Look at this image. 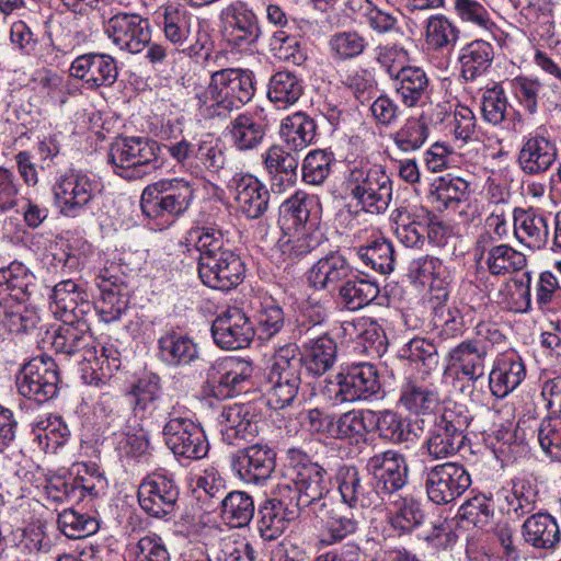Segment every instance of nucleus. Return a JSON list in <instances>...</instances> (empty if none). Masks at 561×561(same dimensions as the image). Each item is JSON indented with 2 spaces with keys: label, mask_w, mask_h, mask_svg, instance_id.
Instances as JSON below:
<instances>
[{
  "label": "nucleus",
  "mask_w": 561,
  "mask_h": 561,
  "mask_svg": "<svg viewBox=\"0 0 561 561\" xmlns=\"http://www.w3.org/2000/svg\"><path fill=\"white\" fill-rule=\"evenodd\" d=\"M180 245L198 253V276L207 287L228 291L242 283L245 265L229 230L215 224L192 227Z\"/></svg>",
  "instance_id": "obj_1"
},
{
  "label": "nucleus",
  "mask_w": 561,
  "mask_h": 561,
  "mask_svg": "<svg viewBox=\"0 0 561 561\" xmlns=\"http://www.w3.org/2000/svg\"><path fill=\"white\" fill-rule=\"evenodd\" d=\"M61 322L50 336L51 348L57 354L76 357L84 383L104 385L121 367V353L117 346L112 343L105 344L99 355L85 319Z\"/></svg>",
  "instance_id": "obj_2"
},
{
  "label": "nucleus",
  "mask_w": 561,
  "mask_h": 561,
  "mask_svg": "<svg viewBox=\"0 0 561 561\" xmlns=\"http://www.w3.org/2000/svg\"><path fill=\"white\" fill-rule=\"evenodd\" d=\"M254 92L252 71L220 69L214 71L207 87L195 94L197 110L205 119L226 118L249 103Z\"/></svg>",
  "instance_id": "obj_3"
},
{
  "label": "nucleus",
  "mask_w": 561,
  "mask_h": 561,
  "mask_svg": "<svg viewBox=\"0 0 561 561\" xmlns=\"http://www.w3.org/2000/svg\"><path fill=\"white\" fill-rule=\"evenodd\" d=\"M331 488L328 471L298 448L287 450V462L277 484L278 494L296 501V506H309L321 500Z\"/></svg>",
  "instance_id": "obj_4"
},
{
  "label": "nucleus",
  "mask_w": 561,
  "mask_h": 561,
  "mask_svg": "<svg viewBox=\"0 0 561 561\" xmlns=\"http://www.w3.org/2000/svg\"><path fill=\"white\" fill-rule=\"evenodd\" d=\"M301 383V358L294 343L280 346L274 354L265 379L267 404L274 410L291 407Z\"/></svg>",
  "instance_id": "obj_5"
},
{
  "label": "nucleus",
  "mask_w": 561,
  "mask_h": 561,
  "mask_svg": "<svg viewBox=\"0 0 561 561\" xmlns=\"http://www.w3.org/2000/svg\"><path fill=\"white\" fill-rule=\"evenodd\" d=\"M160 145L146 137H124L113 142L107 160L113 172L131 181L142 179L160 167Z\"/></svg>",
  "instance_id": "obj_6"
},
{
  "label": "nucleus",
  "mask_w": 561,
  "mask_h": 561,
  "mask_svg": "<svg viewBox=\"0 0 561 561\" xmlns=\"http://www.w3.org/2000/svg\"><path fill=\"white\" fill-rule=\"evenodd\" d=\"M344 185L357 205L370 214L385 213L392 199V181L381 167L353 168Z\"/></svg>",
  "instance_id": "obj_7"
},
{
  "label": "nucleus",
  "mask_w": 561,
  "mask_h": 561,
  "mask_svg": "<svg viewBox=\"0 0 561 561\" xmlns=\"http://www.w3.org/2000/svg\"><path fill=\"white\" fill-rule=\"evenodd\" d=\"M472 416L463 404L446 405L436 419L433 430L425 442L428 456L442 459L454 456L461 448Z\"/></svg>",
  "instance_id": "obj_8"
},
{
  "label": "nucleus",
  "mask_w": 561,
  "mask_h": 561,
  "mask_svg": "<svg viewBox=\"0 0 561 561\" xmlns=\"http://www.w3.org/2000/svg\"><path fill=\"white\" fill-rule=\"evenodd\" d=\"M103 184L92 173L70 169L56 179L53 194L60 213L76 217L102 193Z\"/></svg>",
  "instance_id": "obj_9"
},
{
  "label": "nucleus",
  "mask_w": 561,
  "mask_h": 561,
  "mask_svg": "<svg viewBox=\"0 0 561 561\" xmlns=\"http://www.w3.org/2000/svg\"><path fill=\"white\" fill-rule=\"evenodd\" d=\"M193 195V186L184 179L160 181L142 191L140 207L149 218L178 217L188 209Z\"/></svg>",
  "instance_id": "obj_10"
},
{
  "label": "nucleus",
  "mask_w": 561,
  "mask_h": 561,
  "mask_svg": "<svg viewBox=\"0 0 561 561\" xmlns=\"http://www.w3.org/2000/svg\"><path fill=\"white\" fill-rule=\"evenodd\" d=\"M163 438L178 458L198 460L208 454L209 444L203 428L190 417L181 415L175 407L168 413Z\"/></svg>",
  "instance_id": "obj_11"
},
{
  "label": "nucleus",
  "mask_w": 561,
  "mask_h": 561,
  "mask_svg": "<svg viewBox=\"0 0 561 561\" xmlns=\"http://www.w3.org/2000/svg\"><path fill=\"white\" fill-rule=\"evenodd\" d=\"M59 383L58 365L47 355L32 358L16 376L19 393L39 404L48 402L57 396Z\"/></svg>",
  "instance_id": "obj_12"
},
{
  "label": "nucleus",
  "mask_w": 561,
  "mask_h": 561,
  "mask_svg": "<svg viewBox=\"0 0 561 561\" xmlns=\"http://www.w3.org/2000/svg\"><path fill=\"white\" fill-rule=\"evenodd\" d=\"M221 32L227 45L238 51H250L262 35L254 11L241 0L225 7L219 14Z\"/></svg>",
  "instance_id": "obj_13"
},
{
  "label": "nucleus",
  "mask_w": 561,
  "mask_h": 561,
  "mask_svg": "<svg viewBox=\"0 0 561 561\" xmlns=\"http://www.w3.org/2000/svg\"><path fill=\"white\" fill-rule=\"evenodd\" d=\"M558 157L556 138L541 125L523 136L517 152V164L524 174L536 176L549 171Z\"/></svg>",
  "instance_id": "obj_14"
},
{
  "label": "nucleus",
  "mask_w": 561,
  "mask_h": 561,
  "mask_svg": "<svg viewBox=\"0 0 561 561\" xmlns=\"http://www.w3.org/2000/svg\"><path fill=\"white\" fill-rule=\"evenodd\" d=\"M380 389L376 367L369 363H356L336 375V383L329 388L336 403L367 400Z\"/></svg>",
  "instance_id": "obj_15"
},
{
  "label": "nucleus",
  "mask_w": 561,
  "mask_h": 561,
  "mask_svg": "<svg viewBox=\"0 0 561 561\" xmlns=\"http://www.w3.org/2000/svg\"><path fill=\"white\" fill-rule=\"evenodd\" d=\"M179 488L174 480L163 472L148 474L138 488L140 507L151 517L170 520L176 508Z\"/></svg>",
  "instance_id": "obj_16"
},
{
  "label": "nucleus",
  "mask_w": 561,
  "mask_h": 561,
  "mask_svg": "<svg viewBox=\"0 0 561 561\" xmlns=\"http://www.w3.org/2000/svg\"><path fill=\"white\" fill-rule=\"evenodd\" d=\"M104 32L116 47L130 54L142 51L151 41L150 22L138 13H116L105 23Z\"/></svg>",
  "instance_id": "obj_17"
},
{
  "label": "nucleus",
  "mask_w": 561,
  "mask_h": 561,
  "mask_svg": "<svg viewBox=\"0 0 561 561\" xmlns=\"http://www.w3.org/2000/svg\"><path fill=\"white\" fill-rule=\"evenodd\" d=\"M252 374L250 362L237 357L226 358L210 367L205 391L217 399L233 397L245 390Z\"/></svg>",
  "instance_id": "obj_18"
},
{
  "label": "nucleus",
  "mask_w": 561,
  "mask_h": 561,
  "mask_svg": "<svg viewBox=\"0 0 561 561\" xmlns=\"http://www.w3.org/2000/svg\"><path fill=\"white\" fill-rule=\"evenodd\" d=\"M471 485L466 468L457 462L434 466L426 472L425 488L435 504H447L460 496Z\"/></svg>",
  "instance_id": "obj_19"
},
{
  "label": "nucleus",
  "mask_w": 561,
  "mask_h": 561,
  "mask_svg": "<svg viewBox=\"0 0 561 561\" xmlns=\"http://www.w3.org/2000/svg\"><path fill=\"white\" fill-rule=\"evenodd\" d=\"M276 467V453L267 444H254L231 456V468L244 483L262 485Z\"/></svg>",
  "instance_id": "obj_20"
},
{
  "label": "nucleus",
  "mask_w": 561,
  "mask_h": 561,
  "mask_svg": "<svg viewBox=\"0 0 561 561\" xmlns=\"http://www.w3.org/2000/svg\"><path fill=\"white\" fill-rule=\"evenodd\" d=\"M70 76L82 81L88 90L111 88L117 81V60L106 53H87L76 57L69 68Z\"/></svg>",
  "instance_id": "obj_21"
},
{
  "label": "nucleus",
  "mask_w": 561,
  "mask_h": 561,
  "mask_svg": "<svg viewBox=\"0 0 561 561\" xmlns=\"http://www.w3.org/2000/svg\"><path fill=\"white\" fill-rule=\"evenodd\" d=\"M270 130V119L263 107L238 114L227 126L231 146L240 152L256 150Z\"/></svg>",
  "instance_id": "obj_22"
},
{
  "label": "nucleus",
  "mask_w": 561,
  "mask_h": 561,
  "mask_svg": "<svg viewBox=\"0 0 561 561\" xmlns=\"http://www.w3.org/2000/svg\"><path fill=\"white\" fill-rule=\"evenodd\" d=\"M36 291V276L22 262L13 261L0 268V307L12 309L25 305Z\"/></svg>",
  "instance_id": "obj_23"
},
{
  "label": "nucleus",
  "mask_w": 561,
  "mask_h": 561,
  "mask_svg": "<svg viewBox=\"0 0 561 561\" xmlns=\"http://www.w3.org/2000/svg\"><path fill=\"white\" fill-rule=\"evenodd\" d=\"M366 470L376 482L375 493L391 494L401 490L408 481L409 468L405 458L392 449L369 457Z\"/></svg>",
  "instance_id": "obj_24"
},
{
  "label": "nucleus",
  "mask_w": 561,
  "mask_h": 561,
  "mask_svg": "<svg viewBox=\"0 0 561 561\" xmlns=\"http://www.w3.org/2000/svg\"><path fill=\"white\" fill-rule=\"evenodd\" d=\"M211 334L220 348L240 350L251 343L254 336V327L243 310L232 307L215 319Z\"/></svg>",
  "instance_id": "obj_25"
},
{
  "label": "nucleus",
  "mask_w": 561,
  "mask_h": 561,
  "mask_svg": "<svg viewBox=\"0 0 561 561\" xmlns=\"http://www.w3.org/2000/svg\"><path fill=\"white\" fill-rule=\"evenodd\" d=\"M50 309L60 321L84 319L91 310L89 294L84 284L75 279L57 283L49 296Z\"/></svg>",
  "instance_id": "obj_26"
},
{
  "label": "nucleus",
  "mask_w": 561,
  "mask_h": 561,
  "mask_svg": "<svg viewBox=\"0 0 561 561\" xmlns=\"http://www.w3.org/2000/svg\"><path fill=\"white\" fill-rule=\"evenodd\" d=\"M229 187L234 192L237 210L248 219H257L267 210L270 192L256 176L236 173Z\"/></svg>",
  "instance_id": "obj_27"
},
{
  "label": "nucleus",
  "mask_w": 561,
  "mask_h": 561,
  "mask_svg": "<svg viewBox=\"0 0 561 561\" xmlns=\"http://www.w3.org/2000/svg\"><path fill=\"white\" fill-rule=\"evenodd\" d=\"M219 423L222 439L229 445H236L238 440H250L259 434L260 417L250 403L224 405Z\"/></svg>",
  "instance_id": "obj_28"
},
{
  "label": "nucleus",
  "mask_w": 561,
  "mask_h": 561,
  "mask_svg": "<svg viewBox=\"0 0 561 561\" xmlns=\"http://www.w3.org/2000/svg\"><path fill=\"white\" fill-rule=\"evenodd\" d=\"M489 346L479 340H465L450 347L445 356L447 367L476 382L484 377Z\"/></svg>",
  "instance_id": "obj_29"
},
{
  "label": "nucleus",
  "mask_w": 561,
  "mask_h": 561,
  "mask_svg": "<svg viewBox=\"0 0 561 561\" xmlns=\"http://www.w3.org/2000/svg\"><path fill=\"white\" fill-rule=\"evenodd\" d=\"M261 159L274 192L282 193L295 185L299 164L297 152L284 145H272L261 154Z\"/></svg>",
  "instance_id": "obj_30"
},
{
  "label": "nucleus",
  "mask_w": 561,
  "mask_h": 561,
  "mask_svg": "<svg viewBox=\"0 0 561 561\" xmlns=\"http://www.w3.org/2000/svg\"><path fill=\"white\" fill-rule=\"evenodd\" d=\"M514 236L524 247L539 251L550 242L548 218L539 210L528 207H515L512 211Z\"/></svg>",
  "instance_id": "obj_31"
},
{
  "label": "nucleus",
  "mask_w": 561,
  "mask_h": 561,
  "mask_svg": "<svg viewBox=\"0 0 561 561\" xmlns=\"http://www.w3.org/2000/svg\"><path fill=\"white\" fill-rule=\"evenodd\" d=\"M353 272V266L340 251H331L307 271L306 279L316 290L334 291Z\"/></svg>",
  "instance_id": "obj_32"
},
{
  "label": "nucleus",
  "mask_w": 561,
  "mask_h": 561,
  "mask_svg": "<svg viewBox=\"0 0 561 561\" xmlns=\"http://www.w3.org/2000/svg\"><path fill=\"white\" fill-rule=\"evenodd\" d=\"M526 366L520 355L507 351L496 356L489 374L491 393L503 399L513 392L525 379Z\"/></svg>",
  "instance_id": "obj_33"
},
{
  "label": "nucleus",
  "mask_w": 561,
  "mask_h": 561,
  "mask_svg": "<svg viewBox=\"0 0 561 561\" xmlns=\"http://www.w3.org/2000/svg\"><path fill=\"white\" fill-rule=\"evenodd\" d=\"M157 356L168 367L184 368L199 360V347L188 335L169 331L158 339Z\"/></svg>",
  "instance_id": "obj_34"
},
{
  "label": "nucleus",
  "mask_w": 561,
  "mask_h": 561,
  "mask_svg": "<svg viewBox=\"0 0 561 561\" xmlns=\"http://www.w3.org/2000/svg\"><path fill=\"white\" fill-rule=\"evenodd\" d=\"M432 324L436 336L440 341L454 340L462 336L465 321L460 310L453 302H448V293L440 288L431 298Z\"/></svg>",
  "instance_id": "obj_35"
},
{
  "label": "nucleus",
  "mask_w": 561,
  "mask_h": 561,
  "mask_svg": "<svg viewBox=\"0 0 561 561\" xmlns=\"http://www.w3.org/2000/svg\"><path fill=\"white\" fill-rule=\"evenodd\" d=\"M128 397L136 417L148 419L161 415V379L158 375L152 373L142 375L131 385Z\"/></svg>",
  "instance_id": "obj_36"
},
{
  "label": "nucleus",
  "mask_w": 561,
  "mask_h": 561,
  "mask_svg": "<svg viewBox=\"0 0 561 561\" xmlns=\"http://www.w3.org/2000/svg\"><path fill=\"white\" fill-rule=\"evenodd\" d=\"M393 87L399 100L407 107L423 106L431 96L430 79L421 67L401 69L393 79Z\"/></svg>",
  "instance_id": "obj_37"
},
{
  "label": "nucleus",
  "mask_w": 561,
  "mask_h": 561,
  "mask_svg": "<svg viewBox=\"0 0 561 561\" xmlns=\"http://www.w3.org/2000/svg\"><path fill=\"white\" fill-rule=\"evenodd\" d=\"M364 234H369L371 240L355 248L357 256L366 266L380 274L391 273L396 262L392 243L374 229L360 230L356 237L363 239Z\"/></svg>",
  "instance_id": "obj_38"
},
{
  "label": "nucleus",
  "mask_w": 561,
  "mask_h": 561,
  "mask_svg": "<svg viewBox=\"0 0 561 561\" xmlns=\"http://www.w3.org/2000/svg\"><path fill=\"white\" fill-rule=\"evenodd\" d=\"M440 402L434 383L423 380H407L400 389L399 404L415 415H430Z\"/></svg>",
  "instance_id": "obj_39"
},
{
  "label": "nucleus",
  "mask_w": 561,
  "mask_h": 561,
  "mask_svg": "<svg viewBox=\"0 0 561 561\" xmlns=\"http://www.w3.org/2000/svg\"><path fill=\"white\" fill-rule=\"evenodd\" d=\"M304 353L299 351L301 368L312 376H321L327 373L336 359V343L328 334L308 339L304 342Z\"/></svg>",
  "instance_id": "obj_40"
},
{
  "label": "nucleus",
  "mask_w": 561,
  "mask_h": 561,
  "mask_svg": "<svg viewBox=\"0 0 561 561\" xmlns=\"http://www.w3.org/2000/svg\"><path fill=\"white\" fill-rule=\"evenodd\" d=\"M280 209L297 228L319 229L322 206L317 195L297 191L282 204Z\"/></svg>",
  "instance_id": "obj_41"
},
{
  "label": "nucleus",
  "mask_w": 561,
  "mask_h": 561,
  "mask_svg": "<svg viewBox=\"0 0 561 561\" xmlns=\"http://www.w3.org/2000/svg\"><path fill=\"white\" fill-rule=\"evenodd\" d=\"M367 415L382 442L398 445L413 439L411 421L400 413L392 410H367Z\"/></svg>",
  "instance_id": "obj_42"
},
{
  "label": "nucleus",
  "mask_w": 561,
  "mask_h": 561,
  "mask_svg": "<svg viewBox=\"0 0 561 561\" xmlns=\"http://www.w3.org/2000/svg\"><path fill=\"white\" fill-rule=\"evenodd\" d=\"M317 135V124L304 112L285 117L279 127V136L290 151L299 152L310 146Z\"/></svg>",
  "instance_id": "obj_43"
},
{
  "label": "nucleus",
  "mask_w": 561,
  "mask_h": 561,
  "mask_svg": "<svg viewBox=\"0 0 561 561\" xmlns=\"http://www.w3.org/2000/svg\"><path fill=\"white\" fill-rule=\"evenodd\" d=\"M531 290V272H524L502 284L496 302L510 311L528 313L533 310Z\"/></svg>",
  "instance_id": "obj_44"
},
{
  "label": "nucleus",
  "mask_w": 561,
  "mask_h": 561,
  "mask_svg": "<svg viewBox=\"0 0 561 561\" xmlns=\"http://www.w3.org/2000/svg\"><path fill=\"white\" fill-rule=\"evenodd\" d=\"M339 492L345 504L350 507L359 505L362 507L370 505L375 493L370 484L364 481L359 470L354 466H343L336 474Z\"/></svg>",
  "instance_id": "obj_45"
},
{
  "label": "nucleus",
  "mask_w": 561,
  "mask_h": 561,
  "mask_svg": "<svg viewBox=\"0 0 561 561\" xmlns=\"http://www.w3.org/2000/svg\"><path fill=\"white\" fill-rule=\"evenodd\" d=\"M379 295L377 283L359 277L353 272L339 286L337 300L348 311H357L373 302Z\"/></svg>",
  "instance_id": "obj_46"
},
{
  "label": "nucleus",
  "mask_w": 561,
  "mask_h": 561,
  "mask_svg": "<svg viewBox=\"0 0 561 561\" xmlns=\"http://www.w3.org/2000/svg\"><path fill=\"white\" fill-rule=\"evenodd\" d=\"M96 285L100 289V299L95 304V309L101 320L105 323L119 320L128 308V297L123 293V287L102 275L98 277Z\"/></svg>",
  "instance_id": "obj_47"
},
{
  "label": "nucleus",
  "mask_w": 561,
  "mask_h": 561,
  "mask_svg": "<svg viewBox=\"0 0 561 561\" xmlns=\"http://www.w3.org/2000/svg\"><path fill=\"white\" fill-rule=\"evenodd\" d=\"M304 81L295 72L287 70L274 73L267 84V99L277 108H287L298 102L304 94Z\"/></svg>",
  "instance_id": "obj_48"
},
{
  "label": "nucleus",
  "mask_w": 561,
  "mask_h": 561,
  "mask_svg": "<svg viewBox=\"0 0 561 561\" xmlns=\"http://www.w3.org/2000/svg\"><path fill=\"white\" fill-rule=\"evenodd\" d=\"M494 50L489 42L476 39L460 50L459 62L461 76L466 81H473L484 75L492 65Z\"/></svg>",
  "instance_id": "obj_49"
},
{
  "label": "nucleus",
  "mask_w": 561,
  "mask_h": 561,
  "mask_svg": "<svg viewBox=\"0 0 561 561\" xmlns=\"http://www.w3.org/2000/svg\"><path fill=\"white\" fill-rule=\"evenodd\" d=\"M459 38L458 27L445 15L434 14L426 20L425 43L436 51L451 50Z\"/></svg>",
  "instance_id": "obj_50"
},
{
  "label": "nucleus",
  "mask_w": 561,
  "mask_h": 561,
  "mask_svg": "<svg viewBox=\"0 0 561 561\" xmlns=\"http://www.w3.org/2000/svg\"><path fill=\"white\" fill-rule=\"evenodd\" d=\"M430 136V125L423 116L409 117L390 135L396 147L405 153L421 149Z\"/></svg>",
  "instance_id": "obj_51"
},
{
  "label": "nucleus",
  "mask_w": 561,
  "mask_h": 561,
  "mask_svg": "<svg viewBox=\"0 0 561 561\" xmlns=\"http://www.w3.org/2000/svg\"><path fill=\"white\" fill-rule=\"evenodd\" d=\"M492 276H504L522 271L527 265L526 255L506 243L480 260Z\"/></svg>",
  "instance_id": "obj_52"
},
{
  "label": "nucleus",
  "mask_w": 561,
  "mask_h": 561,
  "mask_svg": "<svg viewBox=\"0 0 561 561\" xmlns=\"http://www.w3.org/2000/svg\"><path fill=\"white\" fill-rule=\"evenodd\" d=\"M115 449L121 457L133 460H145L150 455V439L148 433L140 427L126 426L115 434Z\"/></svg>",
  "instance_id": "obj_53"
},
{
  "label": "nucleus",
  "mask_w": 561,
  "mask_h": 561,
  "mask_svg": "<svg viewBox=\"0 0 561 561\" xmlns=\"http://www.w3.org/2000/svg\"><path fill=\"white\" fill-rule=\"evenodd\" d=\"M221 515L227 526H249L254 516V503L250 495L232 491L220 500Z\"/></svg>",
  "instance_id": "obj_54"
},
{
  "label": "nucleus",
  "mask_w": 561,
  "mask_h": 561,
  "mask_svg": "<svg viewBox=\"0 0 561 561\" xmlns=\"http://www.w3.org/2000/svg\"><path fill=\"white\" fill-rule=\"evenodd\" d=\"M255 320L254 335L262 342L275 337L283 330L285 322L282 307L272 298L261 302Z\"/></svg>",
  "instance_id": "obj_55"
},
{
  "label": "nucleus",
  "mask_w": 561,
  "mask_h": 561,
  "mask_svg": "<svg viewBox=\"0 0 561 561\" xmlns=\"http://www.w3.org/2000/svg\"><path fill=\"white\" fill-rule=\"evenodd\" d=\"M322 239L319 229L296 228L294 234L279 240V249L289 260H297L317 249Z\"/></svg>",
  "instance_id": "obj_56"
},
{
  "label": "nucleus",
  "mask_w": 561,
  "mask_h": 561,
  "mask_svg": "<svg viewBox=\"0 0 561 561\" xmlns=\"http://www.w3.org/2000/svg\"><path fill=\"white\" fill-rule=\"evenodd\" d=\"M335 161L334 153L324 149H314L307 153L302 161V180L307 184L321 185L331 173Z\"/></svg>",
  "instance_id": "obj_57"
},
{
  "label": "nucleus",
  "mask_w": 561,
  "mask_h": 561,
  "mask_svg": "<svg viewBox=\"0 0 561 561\" xmlns=\"http://www.w3.org/2000/svg\"><path fill=\"white\" fill-rule=\"evenodd\" d=\"M164 36L174 45H183L190 35V16L184 8L167 5L161 13Z\"/></svg>",
  "instance_id": "obj_58"
},
{
  "label": "nucleus",
  "mask_w": 561,
  "mask_h": 561,
  "mask_svg": "<svg viewBox=\"0 0 561 561\" xmlns=\"http://www.w3.org/2000/svg\"><path fill=\"white\" fill-rule=\"evenodd\" d=\"M32 426L35 439L45 448L62 445L70 435L68 426L60 416L41 417Z\"/></svg>",
  "instance_id": "obj_59"
},
{
  "label": "nucleus",
  "mask_w": 561,
  "mask_h": 561,
  "mask_svg": "<svg viewBox=\"0 0 561 561\" xmlns=\"http://www.w3.org/2000/svg\"><path fill=\"white\" fill-rule=\"evenodd\" d=\"M401 357L420 365L425 371L437 368L439 355L437 346L423 337H414L400 350Z\"/></svg>",
  "instance_id": "obj_60"
},
{
  "label": "nucleus",
  "mask_w": 561,
  "mask_h": 561,
  "mask_svg": "<svg viewBox=\"0 0 561 561\" xmlns=\"http://www.w3.org/2000/svg\"><path fill=\"white\" fill-rule=\"evenodd\" d=\"M225 150L219 144L213 140H198L192 174L198 176L204 171L217 173L225 167Z\"/></svg>",
  "instance_id": "obj_61"
},
{
  "label": "nucleus",
  "mask_w": 561,
  "mask_h": 561,
  "mask_svg": "<svg viewBox=\"0 0 561 561\" xmlns=\"http://www.w3.org/2000/svg\"><path fill=\"white\" fill-rule=\"evenodd\" d=\"M70 479L76 491L78 502L85 497L95 499L106 488V479L94 466H80L77 470V476Z\"/></svg>",
  "instance_id": "obj_62"
},
{
  "label": "nucleus",
  "mask_w": 561,
  "mask_h": 561,
  "mask_svg": "<svg viewBox=\"0 0 561 561\" xmlns=\"http://www.w3.org/2000/svg\"><path fill=\"white\" fill-rule=\"evenodd\" d=\"M508 101L501 84L486 88L481 95V113L485 122L492 125L501 124L506 116Z\"/></svg>",
  "instance_id": "obj_63"
},
{
  "label": "nucleus",
  "mask_w": 561,
  "mask_h": 561,
  "mask_svg": "<svg viewBox=\"0 0 561 561\" xmlns=\"http://www.w3.org/2000/svg\"><path fill=\"white\" fill-rule=\"evenodd\" d=\"M542 451L551 460H561V416L546 417L537 431Z\"/></svg>",
  "instance_id": "obj_64"
}]
</instances>
